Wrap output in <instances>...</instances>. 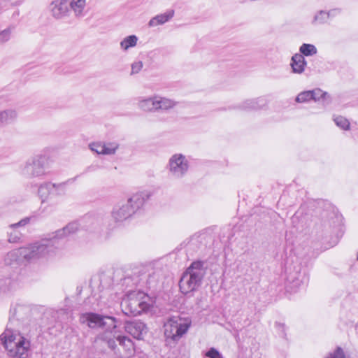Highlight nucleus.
Here are the masks:
<instances>
[{
  "instance_id": "nucleus-9",
  "label": "nucleus",
  "mask_w": 358,
  "mask_h": 358,
  "mask_svg": "<svg viewBox=\"0 0 358 358\" xmlns=\"http://www.w3.org/2000/svg\"><path fill=\"white\" fill-rule=\"evenodd\" d=\"M122 310L128 316H136L146 311L150 308V304L137 297L128 296L123 299L121 303Z\"/></svg>"
},
{
  "instance_id": "nucleus-12",
  "label": "nucleus",
  "mask_w": 358,
  "mask_h": 358,
  "mask_svg": "<svg viewBox=\"0 0 358 358\" xmlns=\"http://www.w3.org/2000/svg\"><path fill=\"white\" fill-rule=\"evenodd\" d=\"M124 329L128 334L138 340L143 339L148 331L146 325L139 320L126 322Z\"/></svg>"
},
{
  "instance_id": "nucleus-27",
  "label": "nucleus",
  "mask_w": 358,
  "mask_h": 358,
  "mask_svg": "<svg viewBox=\"0 0 358 358\" xmlns=\"http://www.w3.org/2000/svg\"><path fill=\"white\" fill-rule=\"evenodd\" d=\"M138 37L135 35H130L125 37L120 43L123 50H127L130 48L135 47L137 44Z\"/></svg>"
},
{
  "instance_id": "nucleus-1",
  "label": "nucleus",
  "mask_w": 358,
  "mask_h": 358,
  "mask_svg": "<svg viewBox=\"0 0 358 358\" xmlns=\"http://www.w3.org/2000/svg\"><path fill=\"white\" fill-rule=\"evenodd\" d=\"M99 338L107 345L116 358H131L135 355L133 341L116 331L105 332Z\"/></svg>"
},
{
  "instance_id": "nucleus-36",
  "label": "nucleus",
  "mask_w": 358,
  "mask_h": 358,
  "mask_svg": "<svg viewBox=\"0 0 358 358\" xmlns=\"http://www.w3.org/2000/svg\"><path fill=\"white\" fill-rule=\"evenodd\" d=\"M143 62L141 61L134 62L131 64V75L138 73L143 68Z\"/></svg>"
},
{
  "instance_id": "nucleus-32",
  "label": "nucleus",
  "mask_w": 358,
  "mask_h": 358,
  "mask_svg": "<svg viewBox=\"0 0 358 358\" xmlns=\"http://www.w3.org/2000/svg\"><path fill=\"white\" fill-rule=\"evenodd\" d=\"M336 124L344 130L350 129V122L348 119L343 116H338L334 119Z\"/></svg>"
},
{
  "instance_id": "nucleus-20",
  "label": "nucleus",
  "mask_w": 358,
  "mask_h": 358,
  "mask_svg": "<svg viewBox=\"0 0 358 358\" xmlns=\"http://www.w3.org/2000/svg\"><path fill=\"white\" fill-rule=\"evenodd\" d=\"M22 259L24 260V248H20L8 252L4 258V262L6 265H11L13 262Z\"/></svg>"
},
{
  "instance_id": "nucleus-31",
  "label": "nucleus",
  "mask_w": 358,
  "mask_h": 358,
  "mask_svg": "<svg viewBox=\"0 0 358 358\" xmlns=\"http://www.w3.org/2000/svg\"><path fill=\"white\" fill-rule=\"evenodd\" d=\"M70 181H66L61 183H53V194L52 195L54 196H62L65 194L66 192V185Z\"/></svg>"
},
{
  "instance_id": "nucleus-24",
  "label": "nucleus",
  "mask_w": 358,
  "mask_h": 358,
  "mask_svg": "<svg viewBox=\"0 0 358 358\" xmlns=\"http://www.w3.org/2000/svg\"><path fill=\"white\" fill-rule=\"evenodd\" d=\"M178 102L173 99L165 97L157 96V111L159 110H168L174 108Z\"/></svg>"
},
{
  "instance_id": "nucleus-3",
  "label": "nucleus",
  "mask_w": 358,
  "mask_h": 358,
  "mask_svg": "<svg viewBox=\"0 0 358 358\" xmlns=\"http://www.w3.org/2000/svg\"><path fill=\"white\" fill-rule=\"evenodd\" d=\"M205 265V262L194 261L186 269L179 282L182 293L187 294L200 287L206 271Z\"/></svg>"
},
{
  "instance_id": "nucleus-16",
  "label": "nucleus",
  "mask_w": 358,
  "mask_h": 358,
  "mask_svg": "<svg viewBox=\"0 0 358 358\" xmlns=\"http://www.w3.org/2000/svg\"><path fill=\"white\" fill-rule=\"evenodd\" d=\"M175 11L173 9H169L164 13L157 15L150 19L148 22L150 27H157L158 25H162L166 22H169L174 16Z\"/></svg>"
},
{
  "instance_id": "nucleus-44",
  "label": "nucleus",
  "mask_w": 358,
  "mask_h": 358,
  "mask_svg": "<svg viewBox=\"0 0 358 358\" xmlns=\"http://www.w3.org/2000/svg\"><path fill=\"white\" fill-rule=\"evenodd\" d=\"M357 260H358V252H357Z\"/></svg>"
},
{
  "instance_id": "nucleus-17",
  "label": "nucleus",
  "mask_w": 358,
  "mask_h": 358,
  "mask_svg": "<svg viewBox=\"0 0 358 358\" xmlns=\"http://www.w3.org/2000/svg\"><path fill=\"white\" fill-rule=\"evenodd\" d=\"M17 118V112L15 109L9 108L0 110V129L12 124Z\"/></svg>"
},
{
  "instance_id": "nucleus-28",
  "label": "nucleus",
  "mask_w": 358,
  "mask_h": 358,
  "mask_svg": "<svg viewBox=\"0 0 358 358\" xmlns=\"http://www.w3.org/2000/svg\"><path fill=\"white\" fill-rule=\"evenodd\" d=\"M299 52L303 57H309L316 55L317 50L313 44L303 43L299 48Z\"/></svg>"
},
{
  "instance_id": "nucleus-34",
  "label": "nucleus",
  "mask_w": 358,
  "mask_h": 358,
  "mask_svg": "<svg viewBox=\"0 0 358 358\" xmlns=\"http://www.w3.org/2000/svg\"><path fill=\"white\" fill-rule=\"evenodd\" d=\"M206 356L208 358H223L222 355L215 348H210L206 352Z\"/></svg>"
},
{
  "instance_id": "nucleus-18",
  "label": "nucleus",
  "mask_w": 358,
  "mask_h": 358,
  "mask_svg": "<svg viewBox=\"0 0 358 358\" xmlns=\"http://www.w3.org/2000/svg\"><path fill=\"white\" fill-rule=\"evenodd\" d=\"M306 64L307 62L302 55L296 53L292 57L290 65L293 73H302L305 70Z\"/></svg>"
},
{
  "instance_id": "nucleus-35",
  "label": "nucleus",
  "mask_w": 358,
  "mask_h": 358,
  "mask_svg": "<svg viewBox=\"0 0 358 358\" xmlns=\"http://www.w3.org/2000/svg\"><path fill=\"white\" fill-rule=\"evenodd\" d=\"M90 148L92 151L95 152L97 154L103 155V143H93L90 145Z\"/></svg>"
},
{
  "instance_id": "nucleus-33",
  "label": "nucleus",
  "mask_w": 358,
  "mask_h": 358,
  "mask_svg": "<svg viewBox=\"0 0 358 358\" xmlns=\"http://www.w3.org/2000/svg\"><path fill=\"white\" fill-rule=\"evenodd\" d=\"M312 100L310 90L304 91L299 93L296 97V101L298 103H305Z\"/></svg>"
},
{
  "instance_id": "nucleus-6",
  "label": "nucleus",
  "mask_w": 358,
  "mask_h": 358,
  "mask_svg": "<svg viewBox=\"0 0 358 358\" xmlns=\"http://www.w3.org/2000/svg\"><path fill=\"white\" fill-rule=\"evenodd\" d=\"M48 159L45 155H36L29 159L20 167V174L29 179L41 178L46 173Z\"/></svg>"
},
{
  "instance_id": "nucleus-13",
  "label": "nucleus",
  "mask_w": 358,
  "mask_h": 358,
  "mask_svg": "<svg viewBox=\"0 0 358 358\" xmlns=\"http://www.w3.org/2000/svg\"><path fill=\"white\" fill-rule=\"evenodd\" d=\"M308 280L306 270L301 269V266H298L294 272L289 273L287 276L288 282L292 285L294 288H298L301 285H306Z\"/></svg>"
},
{
  "instance_id": "nucleus-37",
  "label": "nucleus",
  "mask_w": 358,
  "mask_h": 358,
  "mask_svg": "<svg viewBox=\"0 0 358 358\" xmlns=\"http://www.w3.org/2000/svg\"><path fill=\"white\" fill-rule=\"evenodd\" d=\"M30 220H31V217H24V218L22 219L20 221H19L18 222L10 224V227L17 228L19 227H24L30 222Z\"/></svg>"
},
{
  "instance_id": "nucleus-41",
  "label": "nucleus",
  "mask_w": 358,
  "mask_h": 358,
  "mask_svg": "<svg viewBox=\"0 0 358 358\" xmlns=\"http://www.w3.org/2000/svg\"><path fill=\"white\" fill-rule=\"evenodd\" d=\"M6 282H7V284L10 285V284L11 280H10V278H8V279H6Z\"/></svg>"
},
{
  "instance_id": "nucleus-25",
  "label": "nucleus",
  "mask_w": 358,
  "mask_h": 358,
  "mask_svg": "<svg viewBox=\"0 0 358 358\" xmlns=\"http://www.w3.org/2000/svg\"><path fill=\"white\" fill-rule=\"evenodd\" d=\"M310 94H312V100H314L315 101H320L322 99L324 104H329L331 102L330 95L320 89L317 88L313 90H310Z\"/></svg>"
},
{
  "instance_id": "nucleus-40",
  "label": "nucleus",
  "mask_w": 358,
  "mask_h": 358,
  "mask_svg": "<svg viewBox=\"0 0 358 358\" xmlns=\"http://www.w3.org/2000/svg\"><path fill=\"white\" fill-rule=\"evenodd\" d=\"M329 12H331V16H334L335 15H336L337 13H338L340 12V10L339 9H334V10H329Z\"/></svg>"
},
{
  "instance_id": "nucleus-4",
  "label": "nucleus",
  "mask_w": 358,
  "mask_h": 358,
  "mask_svg": "<svg viewBox=\"0 0 358 358\" xmlns=\"http://www.w3.org/2000/svg\"><path fill=\"white\" fill-rule=\"evenodd\" d=\"M148 192H141L132 195L125 203L115 206L112 211V217L117 223L122 222L131 217L149 199Z\"/></svg>"
},
{
  "instance_id": "nucleus-29",
  "label": "nucleus",
  "mask_w": 358,
  "mask_h": 358,
  "mask_svg": "<svg viewBox=\"0 0 358 358\" xmlns=\"http://www.w3.org/2000/svg\"><path fill=\"white\" fill-rule=\"evenodd\" d=\"M14 29V26H10L6 29L0 31V44H3L10 41L11 34Z\"/></svg>"
},
{
  "instance_id": "nucleus-2",
  "label": "nucleus",
  "mask_w": 358,
  "mask_h": 358,
  "mask_svg": "<svg viewBox=\"0 0 358 358\" xmlns=\"http://www.w3.org/2000/svg\"><path fill=\"white\" fill-rule=\"evenodd\" d=\"M57 243L51 234L24 248V260L36 262L47 259L55 255Z\"/></svg>"
},
{
  "instance_id": "nucleus-30",
  "label": "nucleus",
  "mask_w": 358,
  "mask_h": 358,
  "mask_svg": "<svg viewBox=\"0 0 358 358\" xmlns=\"http://www.w3.org/2000/svg\"><path fill=\"white\" fill-rule=\"evenodd\" d=\"M119 148V144L115 142L103 143V155H114Z\"/></svg>"
},
{
  "instance_id": "nucleus-11",
  "label": "nucleus",
  "mask_w": 358,
  "mask_h": 358,
  "mask_svg": "<svg viewBox=\"0 0 358 358\" xmlns=\"http://www.w3.org/2000/svg\"><path fill=\"white\" fill-rule=\"evenodd\" d=\"M51 15L56 20H60L69 15V5L68 0H54L49 5Z\"/></svg>"
},
{
  "instance_id": "nucleus-42",
  "label": "nucleus",
  "mask_w": 358,
  "mask_h": 358,
  "mask_svg": "<svg viewBox=\"0 0 358 358\" xmlns=\"http://www.w3.org/2000/svg\"><path fill=\"white\" fill-rule=\"evenodd\" d=\"M0 289H2L3 291H6V288L3 287L2 286L0 287Z\"/></svg>"
},
{
  "instance_id": "nucleus-10",
  "label": "nucleus",
  "mask_w": 358,
  "mask_h": 358,
  "mask_svg": "<svg viewBox=\"0 0 358 358\" xmlns=\"http://www.w3.org/2000/svg\"><path fill=\"white\" fill-rule=\"evenodd\" d=\"M188 169V161L182 154H175L170 158L169 170L173 177L181 178L186 174Z\"/></svg>"
},
{
  "instance_id": "nucleus-39",
  "label": "nucleus",
  "mask_w": 358,
  "mask_h": 358,
  "mask_svg": "<svg viewBox=\"0 0 358 358\" xmlns=\"http://www.w3.org/2000/svg\"><path fill=\"white\" fill-rule=\"evenodd\" d=\"M20 238V234H14L13 235L12 234H10L8 236V241L10 242V243H16L19 239Z\"/></svg>"
},
{
  "instance_id": "nucleus-5",
  "label": "nucleus",
  "mask_w": 358,
  "mask_h": 358,
  "mask_svg": "<svg viewBox=\"0 0 358 358\" xmlns=\"http://www.w3.org/2000/svg\"><path fill=\"white\" fill-rule=\"evenodd\" d=\"M0 338L11 358H28L31 355L29 340L20 333L6 331Z\"/></svg>"
},
{
  "instance_id": "nucleus-23",
  "label": "nucleus",
  "mask_w": 358,
  "mask_h": 358,
  "mask_svg": "<svg viewBox=\"0 0 358 358\" xmlns=\"http://www.w3.org/2000/svg\"><path fill=\"white\" fill-rule=\"evenodd\" d=\"M69 5L74 12L76 17H82L84 16L83 10L86 6L85 0H71Z\"/></svg>"
},
{
  "instance_id": "nucleus-15",
  "label": "nucleus",
  "mask_w": 358,
  "mask_h": 358,
  "mask_svg": "<svg viewBox=\"0 0 358 358\" xmlns=\"http://www.w3.org/2000/svg\"><path fill=\"white\" fill-rule=\"evenodd\" d=\"M79 227L80 224L77 222H72L62 229H58L50 234L57 243L58 239L63 238L78 231Z\"/></svg>"
},
{
  "instance_id": "nucleus-22",
  "label": "nucleus",
  "mask_w": 358,
  "mask_h": 358,
  "mask_svg": "<svg viewBox=\"0 0 358 358\" xmlns=\"http://www.w3.org/2000/svg\"><path fill=\"white\" fill-rule=\"evenodd\" d=\"M30 313V308L27 306L17 304L15 307L12 308L10 313L13 317H16L17 320H23Z\"/></svg>"
},
{
  "instance_id": "nucleus-7",
  "label": "nucleus",
  "mask_w": 358,
  "mask_h": 358,
  "mask_svg": "<svg viewBox=\"0 0 358 358\" xmlns=\"http://www.w3.org/2000/svg\"><path fill=\"white\" fill-rule=\"evenodd\" d=\"M80 322L82 324H86L90 328L105 327L106 332H110L117 327V320L115 317L102 316L92 313L81 315Z\"/></svg>"
},
{
  "instance_id": "nucleus-26",
  "label": "nucleus",
  "mask_w": 358,
  "mask_h": 358,
  "mask_svg": "<svg viewBox=\"0 0 358 358\" xmlns=\"http://www.w3.org/2000/svg\"><path fill=\"white\" fill-rule=\"evenodd\" d=\"M331 15V12H327L325 10H320L315 13L312 24H322L327 22Z\"/></svg>"
},
{
  "instance_id": "nucleus-43",
  "label": "nucleus",
  "mask_w": 358,
  "mask_h": 358,
  "mask_svg": "<svg viewBox=\"0 0 358 358\" xmlns=\"http://www.w3.org/2000/svg\"><path fill=\"white\" fill-rule=\"evenodd\" d=\"M90 217H85L84 218V220H90Z\"/></svg>"
},
{
  "instance_id": "nucleus-8",
  "label": "nucleus",
  "mask_w": 358,
  "mask_h": 358,
  "mask_svg": "<svg viewBox=\"0 0 358 358\" xmlns=\"http://www.w3.org/2000/svg\"><path fill=\"white\" fill-rule=\"evenodd\" d=\"M189 324L184 322L178 317H172L164 324V334L166 338L178 341L187 332Z\"/></svg>"
},
{
  "instance_id": "nucleus-21",
  "label": "nucleus",
  "mask_w": 358,
  "mask_h": 358,
  "mask_svg": "<svg viewBox=\"0 0 358 358\" xmlns=\"http://www.w3.org/2000/svg\"><path fill=\"white\" fill-rule=\"evenodd\" d=\"M53 183L50 182L41 184L38 189V194L41 199L42 203L46 201L49 196L53 194Z\"/></svg>"
},
{
  "instance_id": "nucleus-19",
  "label": "nucleus",
  "mask_w": 358,
  "mask_h": 358,
  "mask_svg": "<svg viewBox=\"0 0 358 358\" xmlns=\"http://www.w3.org/2000/svg\"><path fill=\"white\" fill-rule=\"evenodd\" d=\"M157 96L141 99L138 102V107L145 112L157 111Z\"/></svg>"
},
{
  "instance_id": "nucleus-38",
  "label": "nucleus",
  "mask_w": 358,
  "mask_h": 358,
  "mask_svg": "<svg viewBox=\"0 0 358 358\" xmlns=\"http://www.w3.org/2000/svg\"><path fill=\"white\" fill-rule=\"evenodd\" d=\"M275 325L278 330L280 331L282 336L285 337L286 336L285 324L280 322H275Z\"/></svg>"
},
{
  "instance_id": "nucleus-14",
  "label": "nucleus",
  "mask_w": 358,
  "mask_h": 358,
  "mask_svg": "<svg viewBox=\"0 0 358 358\" xmlns=\"http://www.w3.org/2000/svg\"><path fill=\"white\" fill-rule=\"evenodd\" d=\"M266 103V101L264 97H259L257 99H247L241 104L234 107V108L245 111L259 110L263 108Z\"/></svg>"
}]
</instances>
